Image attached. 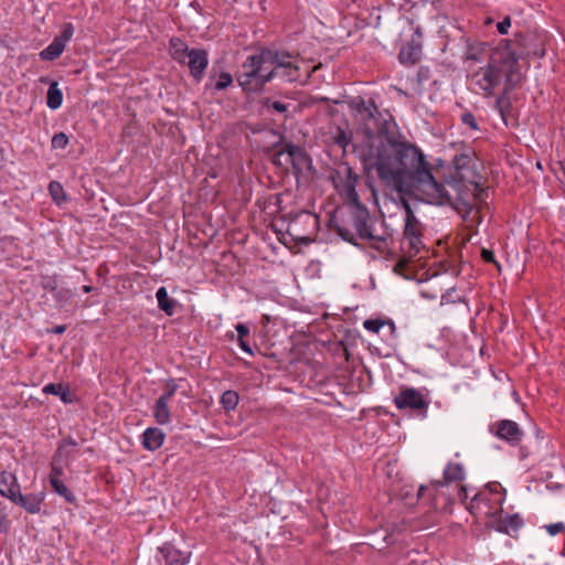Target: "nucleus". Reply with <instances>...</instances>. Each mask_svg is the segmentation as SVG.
<instances>
[{
  "instance_id": "nucleus-16",
  "label": "nucleus",
  "mask_w": 565,
  "mask_h": 565,
  "mask_svg": "<svg viewBox=\"0 0 565 565\" xmlns=\"http://www.w3.org/2000/svg\"><path fill=\"white\" fill-rule=\"evenodd\" d=\"M159 552L166 565H186L191 558V552L180 551L169 542L160 546Z\"/></svg>"
},
{
  "instance_id": "nucleus-54",
  "label": "nucleus",
  "mask_w": 565,
  "mask_h": 565,
  "mask_svg": "<svg viewBox=\"0 0 565 565\" xmlns=\"http://www.w3.org/2000/svg\"><path fill=\"white\" fill-rule=\"evenodd\" d=\"M426 490H427V487H425V486H423V484L418 488V491H417V497H418V499H420V498L424 495V492H425Z\"/></svg>"
},
{
  "instance_id": "nucleus-24",
  "label": "nucleus",
  "mask_w": 565,
  "mask_h": 565,
  "mask_svg": "<svg viewBox=\"0 0 565 565\" xmlns=\"http://www.w3.org/2000/svg\"><path fill=\"white\" fill-rule=\"evenodd\" d=\"M156 297L158 307L168 316H172L175 311L178 301L169 296L166 287H160L156 292Z\"/></svg>"
},
{
  "instance_id": "nucleus-45",
  "label": "nucleus",
  "mask_w": 565,
  "mask_h": 565,
  "mask_svg": "<svg viewBox=\"0 0 565 565\" xmlns=\"http://www.w3.org/2000/svg\"><path fill=\"white\" fill-rule=\"evenodd\" d=\"M481 258L483 262L495 264L499 267V264L497 263L494 253L492 250L482 248L481 249Z\"/></svg>"
},
{
  "instance_id": "nucleus-56",
  "label": "nucleus",
  "mask_w": 565,
  "mask_h": 565,
  "mask_svg": "<svg viewBox=\"0 0 565 565\" xmlns=\"http://www.w3.org/2000/svg\"><path fill=\"white\" fill-rule=\"evenodd\" d=\"M459 495H460V498H467L465 487H461V488H460V494H459Z\"/></svg>"
},
{
  "instance_id": "nucleus-44",
  "label": "nucleus",
  "mask_w": 565,
  "mask_h": 565,
  "mask_svg": "<svg viewBox=\"0 0 565 565\" xmlns=\"http://www.w3.org/2000/svg\"><path fill=\"white\" fill-rule=\"evenodd\" d=\"M42 286L45 290L55 292L57 291V282L54 277H46L44 278V281L42 282Z\"/></svg>"
},
{
  "instance_id": "nucleus-28",
  "label": "nucleus",
  "mask_w": 565,
  "mask_h": 565,
  "mask_svg": "<svg viewBox=\"0 0 565 565\" xmlns=\"http://www.w3.org/2000/svg\"><path fill=\"white\" fill-rule=\"evenodd\" d=\"M499 488H501V486L499 483H494L493 488L490 487V492H478L477 494H475V497L471 500V508H479L481 503H487L488 501H490V494L499 495L498 503L502 505L504 498L498 490Z\"/></svg>"
},
{
  "instance_id": "nucleus-58",
  "label": "nucleus",
  "mask_w": 565,
  "mask_h": 565,
  "mask_svg": "<svg viewBox=\"0 0 565 565\" xmlns=\"http://www.w3.org/2000/svg\"><path fill=\"white\" fill-rule=\"evenodd\" d=\"M333 181H335V180L333 179ZM334 185H335V188H339V186H340L337 182H334Z\"/></svg>"
},
{
  "instance_id": "nucleus-10",
  "label": "nucleus",
  "mask_w": 565,
  "mask_h": 565,
  "mask_svg": "<svg viewBox=\"0 0 565 565\" xmlns=\"http://www.w3.org/2000/svg\"><path fill=\"white\" fill-rule=\"evenodd\" d=\"M490 433L497 438L507 441L511 446H518L523 439L524 433L516 422L501 419L490 426Z\"/></svg>"
},
{
  "instance_id": "nucleus-37",
  "label": "nucleus",
  "mask_w": 565,
  "mask_h": 565,
  "mask_svg": "<svg viewBox=\"0 0 565 565\" xmlns=\"http://www.w3.org/2000/svg\"><path fill=\"white\" fill-rule=\"evenodd\" d=\"M366 241H370V245L372 248L383 253L388 248L387 244V237L386 236H375L373 235V238H365Z\"/></svg>"
},
{
  "instance_id": "nucleus-55",
  "label": "nucleus",
  "mask_w": 565,
  "mask_h": 565,
  "mask_svg": "<svg viewBox=\"0 0 565 565\" xmlns=\"http://www.w3.org/2000/svg\"><path fill=\"white\" fill-rule=\"evenodd\" d=\"M82 290H83L85 294H89V292H92V291H93V287H92V286H89V285H84V286L82 287Z\"/></svg>"
},
{
  "instance_id": "nucleus-8",
  "label": "nucleus",
  "mask_w": 565,
  "mask_h": 565,
  "mask_svg": "<svg viewBox=\"0 0 565 565\" xmlns=\"http://www.w3.org/2000/svg\"><path fill=\"white\" fill-rule=\"evenodd\" d=\"M394 404L398 409H411L417 415L425 417L428 411L429 401L414 387H402L394 397Z\"/></svg>"
},
{
  "instance_id": "nucleus-19",
  "label": "nucleus",
  "mask_w": 565,
  "mask_h": 565,
  "mask_svg": "<svg viewBox=\"0 0 565 565\" xmlns=\"http://www.w3.org/2000/svg\"><path fill=\"white\" fill-rule=\"evenodd\" d=\"M465 478V471L461 463L449 462L444 470V480L434 481L433 487L437 490L439 487L448 484L450 482L461 481Z\"/></svg>"
},
{
  "instance_id": "nucleus-40",
  "label": "nucleus",
  "mask_w": 565,
  "mask_h": 565,
  "mask_svg": "<svg viewBox=\"0 0 565 565\" xmlns=\"http://www.w3.org/2000/svg\"><path fill=\"white\" fill-rule=\"evenodd\" d=\"M264 106L268 109V110H274V111H277V113H286L287 111V105L282 102H279V100H271L270 98H266L264 100Z\"/></svg>"
},
{
  "instance_id": "nucleus-4",
  "label": "nucleus",
  "mask_w": 565,
  "mask_h": 565,
  "mask_svg": "<svg viewBox=\"0 0 565 565\" xmlns=\"http://www.w3.org/2000/svg\"><path fill=\"white\" fill-rule=\"evenodd\" d=\"M236 81L245 93L259 92L271 81L262 47L242 63L236 73Z\"/></svg>"
},
{
  "instance_id": "nucleus-47",
  "label": "nucleus",
  "mask_w": 565,
  "mask_h": 565,
  "mask_svg": "<svg viewBox=\"0 0 565 565\" xmlns=\"http://www.w3.org/2000/svg\"><path fill=\"white\" fill-rule=\"evenodd\" d=\"M235 329L238 334V340H243L249 335V328L243 323L236 324Z\"/></svg>"
},
{
  "instance_id": "nucleus-14",
  "label": "nucleus",
  "mask_w": 565,
  "mask_h": 565,
  "mask_svg": "<svg viewBox=\"0 0 565 565\" xmlns=\"http://www.w3.org/2000/svg\"><path fill=\"white\" fill-rule=\"evenodd\" d=\"M185 64L189 67L190 75L195 82H201L204 76L205 70L209 65V54L204 49H191L186 55Z\"/></svg>"
},
{
  "instance_id": "nucleus-46",
  "label": "nucleus",
  "mask_w": 565,
  "mask_h": 565,
  "mask_svg": "<svg viewBox=\"0 0 565 565\" xmlns=\"http://www.w3.org/2000/svg\"><path fill=\"white\" fill-rule=\"evenodd\" d=\"M510 26H511V19H510V17H505L502 21H500L497 24V30L500 34L503 35V34L508 33V30Z\"/></svg>"
},
{
  "instance_id": "nucleus-48",
  "label": "nucleus",
  "mask_w": 565,
  "mask_h": 565,
  "mask_svg": "<svg viewBox=\"0 0 565 565\" xmlns=\"http://www.w3.org/2000/svg\"><path fill=\"white\" fill-rule=\"evenodd\" d=\"M62 475H63L62 468L56 467V466L53 465L52 469H51V472H50V476H49L50 484H52V480L53 479L61 480Z\"/></svg>"
},
{
  "instance_id": "nucleus-39",
  "label": "nucleus",
  "mask_w": 565,
  "mask_h": 565,
  "mask_svg": "<svg viewBox=\"0 0 565 565\" xmlns=\"http://www.w3.org/2000/svg\"><path fill=\"white\" fill-rule=\"evenodd\" d=\"M73 34H74L73 24L65 23L63 26V30L61 31V33L57 36H55V39L65 45L66 42H68L72 39Z\"/></svg>"
},
{
  "instance_id": "nucleus-7",
  "label": "nucleus",
  "mask_w": 565,
  "mask_h": 565,
  "mask_svg": "<svg viewBox=\"0 0 565 565\" xmlns=\"http://www.w3.org/2000/svg\"><path fill=\"white\" fill-rule=\"evenodd\" d=\"M402 204L405 210V224L399 250L403 255L416 257L425 247L423 242V225L416 217L411 204L404 199L402 200Z\"/></svg>"
},
{
  "instance_id": "nucleus-36",
  "label": "nucleus",
  "mask_w": 565,
  "mask_h": 565,
  "mask_svg": "<svg viewBox=\"0 0 565 565\" xmlns=\"http://www.w3.org/2000/svg\"><path fill=\"white\" fill-rule=\"evenodd\" d=\"M233 83V76L228 72H221L217 81L214 84L215 90H223L231 86Z\"/></svg>"
},
{
  "instance_id": "nucleus-17",
  "label": "nucleus",
  "mask_w": 565,
  "mask_h": 565,
  "mask_svg": "<svg viewBox=\"0 0 565 565\" xmlns=\"http://www.w3.org/2000/svg\"><path fill=\"white\" fill-rule=\"evenodd\" d=\"M44 499L45 493L43 491L28 494H22L20 491L13 503L20 505L31 514H36L41 511Z\"/></svg>"
},
{
  "instance_id": "nucleus-49",
  "label": "nucleus",
  "mask_w": 565,
  "mask_h": 565,
  "mask_svg": "<svg viewBox=\"0 0 565 565\" xmlns=\"http://www.w3.org/2000/svg\"><path fill=\"white\" fill-rule=\"evenodd\" d=\"M54 294L57 300H68L72 298V292L70 289H61L55 291Z\"/></svg>"
},
{
  "instance_id": "nucleus-29",
  "label": "nucleus",
  "mask_w": 565,
  "mask_h": 565,
  "mask_svg": "<svg viewBox=\"0 0 565 565\" xmlns=\"http://www.w3.org/2000/svg\"><path fill=\"white\" fill-rule=\"evenodd\" d=\"M62 103H63V93L57 87V83L53 82L47 89L46 105L49 108L55 110L61 107Z\"/></svg>"
},
{
  "instance_id": "nucleus-32",
  "label": "nucleus",
  "mask_w": 565,
  "mask_h": 565,
  "mask_svg": "<svg viewBox=\"0 0 565 565\" xmlns=\"http://www.w3.org/2000/svg\"><path fill=\"white\" fill-rule=\"evenodd\" d=\"M49 192L52 196V200L57 204L61 205L66 201V194L64 191L63 185L58 181H51L49 183Z\"/></svg>"
},
{
  "instance_id": "nucleus-26",
  "label": "nucleus",
  "mask_w": 565,
  "mask_h": 565,
  "mask_svg": "<svg viewBox=\"0 0 565 565\" xmlns=\"http://www.w3.org/2000/svg\"><path fill=\"white\" fill-rule=\"evenodd\" d=\"M511 90H505V87L503 88V92L497 97L495 99V109L499 111L500 116L502 117L503 121L508 124V117L511 116L513 107L509 97V93Z\"/></svg>"
},
{
  "instance_id": "nucleus-35",
  "label": "nucleus",
  "mask_w": 565,
  "mask_h": 565,
  "mask_svg": "<svg viewBox=\"0 0 565 565\" xmlns=\"http://www.w3.org/2000/svg\"><path fill=\"white\" fill-rule=\"evenodd\" d=\"M414 258L415 257H408V255H403V253H401L398 260L394 265V273L404 275V273L409 268V264Z\"/></svg>"
},
{
  "instance_id": "nucleus-21",
  "label": "nucleus",
  "mask_w": 565,
  "mask_h": 565,
  "mask_svg": "<svg viewBox=\"0 0 565 565\" xmlns=\"http://www.w3.org/2000/svg\"><path fill=\"white\" fill-rule=\"evenodd\" d=\"M190 51L191 49L181 38L172 36L169 40V54L177 63L185 64L186 55H189Z\"/></svg>"
},
{
  "instance_id": "nucleus-23",
  "label": "nucleus",
  "mask_w": 565,
  "mask_h": 565,
  "mask_svg": "<svg viewBox=\"0 0 565 565\" xmlns=\"http://www.w3.org/2000/svg\"><path fill=\"white\" fill-rule=\"evenodd\" d=\"M42 391L45 394L58 396L64 404H72L76 401L75 396L71 393L70 387L62 383H49Z\"/></svg>"
},
{
  "instance_id": "nucleus-6",
  "label": "nucleus",
  "mask_w": 565,
  "mask_h": 565,
  "mask_svg": "<svg viewBox=\"0 0 565 565\" xmlns=\"http://www.w3.org/2000/svg\"><path fill=\"white\" fill-rule=\"evenodd\" d=\"M264 58L271 66L270 79L280 77L286 82H297L301 77L299 55L285 50H275L262 46Z\"/></svg>"
},
{
  "instance_id": "nucleus-52",
  "label": "nucleus",
  "mask_w": 565,
  "mask_h": 565,
  "mask_svg": "<svg viewBox=\"0 0 565 565\" xmlns=\"http://www.w3.org/2000/svg\"><path fill=\"white\" fill-rule=\"evenodd\" d=\"M65 330H66L65 324H58V326H55L52 330H50V332L54 333V334H62L65 332Z\"/></svg>"
},
{
  "instance_id": "nucleus-5",
  "label": "nucleus",
  "mask_w": 565,
  "mask_h": 565,
  "mask_svg": "<svg viewBox=\"0 0 565 565\" xmlns=\"http://www.w3.org/2000/svg\"><path fill=\"white\" fill-rule=\"evenodd\" d=\"M497 50L510 53L514 72H520V60L529 57L542 58L545 55L541 39L532 32H519L512 40H501Z\"/></svg>"
},
{
  "instance_id": "nucleus-42",
  "label": "nucleus",
  "mask_w": 565,
  "mask_h": 565,
  "mask_svg": "<svg viewBox=\"0 0 565 565\" xmlns=\"http://www.w3.org/2000/svg\"><path fill=\"white\" fill-rule=\"evenodd\" d=\"M384 323L381 319H367L363 322V327L370 332L377 333Z\"/></svg>"
},
{
  "instance_id": "nucleus-2",
  "label": "nucleus",
  "mask_w": 565,
  "mask_h": 565,
  "mask_svg": "<svg viewBox=\"0 0 565 565\" xmlns=\"http://www.w3.org/2000/svg\"><path fill=\"white\" fill-rule=\"evenodd\" d=\"M358 129L364 135L360 145H352L365 169L376 171L381 185L392 191L402 168L419 160L417 146L408 141L392 120L383 118L374 99L356 96L349 102Z\"/></svg>"
},
{
  "instance_id": "nucleus-51",
  "label": "nucleus",
  "mask_w": 565,
  "mask_h": 565,
  "mask_svg": "<svg viewBox=\"0 0 565 565\" xmlns=\"http://www.w3.org/2000/svg\"><path fill=\"white\" fill-rule=\"evenodd\" d=\"M466 58L472 60V61H479V57H478L477 53L475 52L473 46H469Z\"/></svg>"
},
{
  "instance_id": "nucleus-12",
  "label": "nucleus",
  "mask_w": 565,
  "mask_h": 565,
  "mask_svg": "<svg viewBox=\"0 0 565 565\" xmlns=\"http://www.w3.org/2000/svg\"><path fill=\"white\" fill-rule=\"evenodd\" d=\"M351 209L352 226L361 239L373 238L372 221L367 207L359 201V204H348Z\"/></svg>"
},
{
  "instance_id": "nucleus-18",
  "label": "nucleus",
  "mask_w": 565,
  "mask_h": 565,
  "mask_svg": "<svg viewBox=\"0 0 565 565\" xmlns=\"http://www.w3.org/2000/svg\"><path fill=\"white\" fill-rule=\"evenodd\" d=\"M20 492L15 476L8 471L0 472V494L13 502Z\"/></svg>"
},
{
  "instance_id": "nucleus-22",
  "label": "nucleus",
  "mask_w": 565,
  "mask_h": 565,
  "mask_svg": "<svg viewBox=\"0 0 565 565\" xmlns=\"http://www.w3.org/2000/svg\"><path fill=\"white\" fill-rule=\"evenodd\" d=\"M330 140L333 145L339 146L344 154L347 148L352 145L353 132L349 129L348 124H345V126H337L335 129L331 131Z\"/></svg>"
},
{
  "instance_id": "nucleus-3",
  "label": "nucleus",
  "mask_w": 565,
  "mask_h": 565,
  "mask_svg": "<svg viewBox=\"0 0 565 565\" xmlns=\"http://www.w3.org/2000/svg\"><path fill=\"white\" fill-rule=\"evenodd\" d=\"M504 78L505 90H513L521 82V72H514L510 53L493 49L486 66L471 75V83L484 97H491Z\"/></svg>"
},
{
  "instance_id": "nucleus-57",
  "label": "nucleus",
  "mask_w": 565,
  "mask_h": 565,
  "mask_svg": "<svg viewBox=\"0 0 565 565\" xmlns=\"http://www.w3.org/2000/svg\"><path fill=\"white\" fill-rule=\"evenodd\" d=\"M306 216H307L308 218H311V217H312V215H311L310 213H306Z\"/></svg>"
},
{
  "instance_id": "nucleus-11",
  "label": "nucleus",
  "mask_w": 565,
  "mask_h": 565,
  "mask_svg": "<svg viewBox=\"0 0 565 565\" xmlns=\"http://www.w3.org/2000/svg\"><path fill=\"white\" fill-rule=\"evenodd\" d=\"M423 33L420 26H416L411 39L402 45L398 61L404 65H415L422 57Z\"/></svg>"
},
{
  "instance_id": "nucleus-30",
  "label": "nucleus",
  "mask_w": 565,
  "mask_h": 565,
  "mask_svg": "<svg viewBox=\"0 0 565 565\" xmlns=\"http://www.w3.org/2000/svg\"><path fill=\"white\" fill-rule=\"evenodd\" d=\"M51 487L67 503H71V504H75L76 503L75 494L73 493V491L62 480L53 479Z\"/></svg>"
},
{
  "instance_id": "nucleus-15",
  "label": "nucleus",
  "mask_w": 565,
  "mask_h": 565,
  "mask_svg": "<svg viewBox=\"0 0 565 565\" xmlns=\"http://www.w3.org/2000/svg\"><path fill=\"white\" fill-rule=\"evenodd\" d=\"M281 154L288 156V161L297 171L309 168L312 162L311 157L306 152L303 148L291 142L284 146Z\"/></svg>"
},
{
  "instance_id": "nucleus-33",
  "label": "nucleus",
  "mask_w": 565,
  "mask_h": 565,
  "mask_svg": "<svg viewBox=\"0 0 565 565\" xmlns=\"http://www.w3.org/2000/svg\"><path fill=\"white\" fill-rule=\"evenodd\" d=\"M77 445H78L77 441L73 437L68 436V437L64 438L57 447L55 457L58 456V457L70 458L71 452L66 450V447H76Z\"/></svg>"
},
{
  "instance_id": "nucleus-1",
  "label": "nucleus",
  "mask_w": 565,
  "mask_h": 565,
  "mask_svg": "<svg viewBox=\"0 0 565 565\" xmlns=\"http://www.w3.org/2000/svg\"><path fill=\"white\" fill-rule=\"evenodd\" d=\"M419 160L402 168L399 180L392 192L398 195H422L429 203L449 205L462 213L466 220L475 210L480 223L478 204L486 203L488 189L480 184V175L473 169V158L469 153L456 154L452 159L454 172L444 181H437L433 174V166L427 161L423 150L417 147Z\"/></svg>"
},
{
  "instance_id": "nucleus-34",
  "label": "nucleus",
  "mask_w": 565,
  "mask_h": 565,
  "mask_svg": "<svg viewBox=\"0 0 565 565\" xmlns=\"http://www.w3.org/2000/svg\"><path fill=\"white\" fill-rule=\"evenodd\" d=\"M179 385L174 379H168L164 385V392L160 395V399L170 402L175 392L178 391Z\"/></svg>"
},
{
  "instance_id": "nucleus-31",
  "label": "nucleus",
  "mask_w": 565,
  "mask_h": 565,
  "mask_svg": "<svg viewBox=\"0 0 565 565\" xmlns=\"http://www.w3.org/2000/svg\"><path fill=\"white\" fill-rule=\"evenodd\" d=\"M238 402H239V395L237 392H235L233 390L225 391L221 395V398H220V403H221L222 407L227 412L234 411L236 408V406L238 405Z\"/></svg>"
},
{
  "instance_id": "nucleus-9",
  "label": "nucleus",
  "mask_w": 565,
  "mask_h": 565,
  "mask_svg": "<svg viewBox=\"0 0 565 565\" xmlns=\"http://www.w3.org/2000/svg\"><path fill=\"white\" fill-rule=\"evenodd\" d=\"M337 175L341 182L340 193L345 196L347 204H359L360 196L356 192L359 183V174L349 163H343L337 171Z\"/></svg>"
},
{
  "instance_id": "nucleus-38",
  "label": "nucleus",
  "mask_w": 565,
  "mask_h": 565,
  "mask_svg": "<svg viewBox=\"0 0 565 565\" xmlns=\"http://www.w3.org/2000/svg\"><path fill=\"white\" fill-rule=\"evenodd\" d=\"M68 141V137L65 132H57L52 137L51 145L53 149H65Z\"/></svg>"
},
{
  "instance_id": "nucleus-25",
  "label": "nucleus",
  "mask_w": 565,
  "mask_h": 565,
  "mask_svg": "<svg viewBox=\"0 0 565 565\" xmlns=\"http://www.w3.org/2000/svg\"><path fill=\"white\" fill-rule=\"evenodd\" d=\"M152 414L159 425H167L171 420L169 402L158 398L153 405Z\"/></svg>"
},
{
  "instance_id": "nucleus-13",
  "label": "nucleus",
  "mask_w": 565,
  "mask_h": 565,
  "mask_svg": "<svg viewBox=\"0 0 565 565\" xmlns=\"http://www.w3.org/2000/svg\"><path fill=\"white\" fill-rule=\"evenodd\" d=\"M491 516V526L495 531L512 537H515L519 530L524 525V521L519 513L503 514L502 508L500 509V512H494Z\"/></svg>"
},
{
  "instance_id": "nucleus-53",
  "label": "nucleus",
  "mask_w": 565,
  "mask_h": 565,
  "mask_svg": "<svg viewBox=\"0 0 565 565\" xmlns=\"http://www.w3.org/2000/svg\"><path fill=\"white\" fill-rule=\"evenodd\" d=\"M319 102L320 103H324V104L332 103L334 105H338V104L341 103L339 99H331V98L326 97V96L319 97Z\"/></svg>"
},
{
  "instance_id": "nucleus-20",
  "label": "nucleus",
  "mask_w": 565,
  "mask_h": 565,
  "mask_svg": "<svg viewBox=\"0 0 565 565\" xmlns=\"http://www.w3.org/2000/svg\"><path fill=\"white\" fill-rule=\"evenodd\" d=\"M166 439V434L157 427H149L142 434V446L149 451L159 449Z\"/></svg>"
},
{
  "instance_id": "nucleus-27",
  "label": "nucleus",
  "mask_w": 565,
  "mask_h": 565,
  "mask_svg": "<svg viewBox=\"0 0 565 565\" xmlns=\"http://www.w3.org/2000/svg\"><path fill=\"white\" fill-rule=\"evenodd\" d=\"M64 49V44L54 38L53 41L40 52L39 56L42 61H54L61 56Z\"/></svg>"
},
{
  "instance_id": "nucleus-50",
  "label": "nucleus",
  "mask_w": 565,
  "mask_h": 565,
  "mask_svg": "<svg viewBox=\"0 0 565 565\" xmlns=\"http://www.w3.org/2000/svg\"><path fill=\"white\" fill-rule=\"evenodd\" d=\"M238 344H239V348H241L244 352L248 353L249 355H253V354H254V351H253V349H252V345H250V344H249V342H248V341H246L245 339H243V340H238Z\"/></svg>"
},
{
  "instance_id": "nucleus-43",
  "label": "nucleus",
  "mask_w": 565,
  "mask_h": 565,
  "mask_svg": "<svg viewBox=\"0 0 565 565\" xmlns=\"http://www.w3.org/2000/svg\"><path fill=\"white\" fill-rule=\"evenodd\" d=\"M338 234L345 242H349V243H352V244L355 245V242H354L355 241V236H354V234L350 230H347V228H343V227H338Z\"/></svg>"
},
{
  "instance_id": "nucleus-41",
  "label": "nucleus",
  "mask_w": 565,
  "mask_h": 565,
  "mask_svg": "<svg viewBox=\"0 0 565 565\" xmlns=\"http://www.w3.org/2000/svg\"><path fill=\"white\" fill-rule=\"evenodd\" d=\"M461 122L466 126H468L472 130H480V127L478 125V121L475 117V115L467 110L461 115Z\"/></svg>"
}]
</instances>
